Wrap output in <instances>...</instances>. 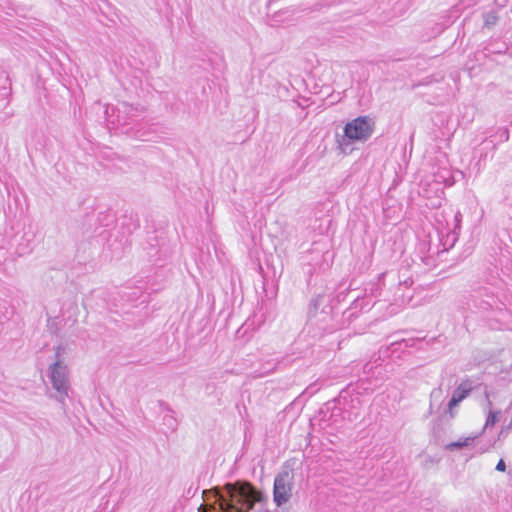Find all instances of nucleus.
I'll return each instance as SVG.
<instances>
[{"instance_id":"39448f33","label":"nucleus","mask_w":512,"mask_h":512,"mask_svg":"<svg viewBox=\"0 0 512 512\" xmlns=\"http://www.w3.org/2000/svg\"><path fill=\"white\" fill-rule=\"evenodd\" d=\"M375 122L369 116H359L348 123L344 127L343 143L350 141H367L374 132ZM343 143H340L341 145Z\"/></svg>"},{"instance_id":"dca6fc26","label":"nucleus","mask_w":512,"mask_h":512,"mask_svg":"<svg viewBox=\"0 0 512 512\" xmlns=\"http://www.w3.org/2000/svg\"><path fill=\"white\" fill-rule=\"evenodd\" d=\"M498 133L500 136V141L506 142L509 140V131L507 128L499 129Z\"/></svg>"},{"instance_id":"2eb2a0df","label":"nucleus","mask_w":512,"mask_h":512,"mask_svg":"<svg viewBox=\"0 0 512 512\" xmlns=\"http://www.w3.org/2000/svg\"><path fill=\"white\" fill-rule=\"evenodd\" d=\"M498 414L499 412H490L487 417L485 427L494 426L495 423L497 422Z\"/></svg>"},{"instance_id":"f8f14e48","label":"nucleus","mask_w":512,"mask_h":512,"mask_svg":"<svg viewBox=\"0 0 512 512\" xmlns=\"http://www.w3.org/2000/svg\"><path fill=\"white\" fill-rule=\"evenodd\" d=\"M474 441V437H467L464 440H459L456 442H451L445 446L447 450L453 451L457 449H462L464 447H467L471 445V443Z\"/></svg>"},{"instance_id":"412c9836","label":"nucleus","mask_w":512,"mask_h":512,"mask_svg":"<svg viewBox=\"0 0 512 512\" xmlns=\"http://www.w3.org/2000/svg\"><path fill=\"white\" fill-rule=\"evenodd\" d=\"M512 429V421L509 423V425L507 426V430H510Z\"/></svg>"},{"instance_id":"a211bd4d","label":"nucleus","mask_w":512,"mask_h":512,"mask_svg":"<svg viewBox=\"0 0 512 512\" xmlns=\"http://www.w3.org/2000/svg\"><path fill=\"white\" fill-rule=\"evenodd\" d=\"M485 50H486L488 53H503V52H505V51H506V46L504 45V47H503V48H500V49H498V50H494V49H492L490 46H487V47L485 48Z\"/></svg>"},{"instance_id":"9b49d317","label":"nucleus","mask_w":512,"mask_h":512,"mask_svg":"<svg viewBox=\"0 0 512 512\" xmlns=\"http://www.w3.org/2000/svg\"><path fill=\"white\" fill-rule=\"evenodd\" d=\"M461 221H462V214L460 211H457L454 215L453 230H452L451 234L447 235V240H451V246H453L457 240V234H458V231L460 230Z\"/></svg>"},{"instance_id":"f3484780","label":"nucleus","mask_w":512,"mask_h":512,"mask_svg":"<svg viewBox=\"0 0 512 512\" xmlns=\"http://www.w3.org/2000/svg\"><path fill=\"white\" fill-rule=\"evenodd\" d=\"M496 470L500 472H504L506 470V464L504 460L500 459L496 465Z\"/></svg>"},{"instance_id":"f03ea898","label":"nucleus","mask_w":512,"mask_h":512,"mask_svg":"<svg viewBox=\"0 0 512 512\" xmlns=\"http://www.w3.org/2000/svg\"><path fill=\"white\" fill-rule=\"evenodd\" d=\"M229 496H219L221 507L227 512H249L256 502V490L251 485L234 487L226 485Z\"/></svg>"},{"instance_id":"6e6552de","label":"nucleus","mask_w":512,"mask_h":512,"mask_svg":"<svg viewBox=\"0 0 512 512\" xmlns=\"http://www.w3.org/2000/svg\"><path fill=\"white\" fill-rule=\"evenodd\" d=\"M293 475L291 471L283 470L276 475L273 487V500L278 507L286 504L292 496Z\"/></svg>"},{"instance_id":"6ab92c4d","label":"nucleus","mask_w":512,"mask_h":512,"mask_svg":"<svg viewBox=\"0 0 512 512\" xmlns=\"http://www.w3.org/2000/svg\"><path fill=\"white\" fill-rule=\"evenodd\" d=\"M391 346H392V347H394V346H399V347L404 346V347H407L408 345H407V342H406L405 340H402V341H400V342H394V343H392V344H391Z\"/></svg>"},{"instance_id":"423d86ee","label":"nucleus","mask_w":512,"mask_h":512,"mask_svg":"<svg viewBox=\"0 0 512 512\" xmlns=\"http://www.w3.org/2000/svg\"><path fill=\"white\" fill-rule=\"evenodd\" d=\"M495 290L492 286H479L473 289L470 298L473 307L480 312L502 310L503 303Z\"/></svg>"},{"instance_id":"9d476101","label":"nucleus","mask_w":512,"mask_h":512,"mask_svg":"<svg viewBox=\"0 0 512 512\" xmlns=\"http://www.w3.org/2000/svg\"><path fill=\"white\" fill-rule=\"evenodd\" d=\"M473 388V382L470 379H465L454 389L452 397L448 403V410L451 418L454 417V407L464 400Z\"/></svg>"},{"instance_id":"4468645a","label":"nucleus","mask_w":512,"mask_h":512,"mask_svg":"<svg viewBox=\"0 0 512 512\" xmlns=\"http://www.w3.org/2000/svg\"><path fill=\"white\" fill-rule=\"evenodd\" d=\"M363 302H364V300H363V299H362V300H360V299H356V300L353 302L352 306H351L350 308H348V309L344 312V314L349 313L348 318L353 317V316H354V311H353V310L358 309V308H359L360 310H362V309H363Z\"/></svg>"},{"instance_id":"20e7f679","label":"nucleus","mask_w":512,"mask_h":512,"mask_svg":"<svg viewBox=\"0 0 512 512\" xmlns=\"http://www.w3.org/2000/svg\"><path fill=\"white\" fill-rule=\"evenodd\" d=\"M49 379L52 388L55 390L51 397L64 407L65 399L69 397V391L71 390L67 366L59 360L54 362L49 367Z\"/></svg>"},{"instance_id":"ddd939ff","label":"nucleus","mask_w":512,"mask_h":512,"mask_svg":"<svg viewBox=\"0 0 512 512\" xmlns=\"http://www.w3.org/2000/svg\"><path fill=\"white\" fill-rule=\"evenodd\" d=\"M498 16L495 12H488L484 15V27L491 28L496 25Z\"/></svg>"},{"instance_id":"0eeeda50","label":"nucleus","mask_w":512,"mask_h":512,"mask_svg":"<svg viewBox=\"0 0 512 512\" xmlns=\"http://www.w3.org/2000/svg\"><path fill=\"white\" fill-rule=\"evenodd\" d=\"M338 402L343 405L348 421L353 422L358 419L362 400L357 384H349L342 389L338 396Z\"/></svg>"},{"instance_id":"1a4fd4ad","label":"nucleus","mask_w":512,"mask_h":512,"mask_svg":"<svg viewBox=\"0 0 512 512\" xmlns=\"http://www.w3.org/2000/svg\"><path fill=\"white\" fill-rule=\"evenodd\" d=\"M320 414H323L321 419L324 421L337 423L339 419H347V414L345 413L343 405L338 402V397L325 403L324 407L320 410Z\"/></svg>"},{"instance_id":"7ed1b4c3","label":"nucleus","mask_w":512,"mask_h":512,"mask_svg":"<svg viewBox=\"0 0 512 512\" xmlns=\"http://www.w3.org/2000/svg\"><path fill=\"white\" fill-rule=\"evenodd\" d=\"M332 310L333 308L330 305L329 297L319 294L314 297L309 304L308 319L310 322L318 325L319 329L324 332H331L335 329L332 325Z\"/></svg>"},{"instance_id":"aec40b11","label":"nucleus","mask_w":512,"mask_h":512,"mask_svg":"<svg viewBox=\"0 0 512 512\" xmlns=\"http://www.w3.org/2000/svg\"><path fill=\"white\" fill-rule=\"evenodd\" d=\"M371 371V367H369V364H365L364 365V372H370Z\"/></svg>"},{"instance_id":"f257e3e1","label":"nucleus","mask_w":512,"mask_h":512,"mask_svg":"<svg viewBox=\"0 0 512 512\" xmlns=\"http://www.w3.org/2000/svg\"><path fill=\"white\" fill-rule=\"evenodd\" d=\"M104 114L109 129H119L121 133L130 137L144 139L146 134L143 131L142 122L145 117L144 107L120 102L115 107L107 106Z\"/></svg>"}]
</instances>
